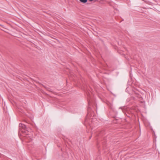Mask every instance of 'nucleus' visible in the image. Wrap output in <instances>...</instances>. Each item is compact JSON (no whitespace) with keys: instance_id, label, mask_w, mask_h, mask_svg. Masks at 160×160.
Returning a JSON list of instances; mask_svg holds the SVG:
<instances>
[{"instance_id":"1","label":"nucleus","mask_w":160,"mask_h":160,"mask_svg":"<svg viewBox=\"0 0 160 160\" xmlns=\"http://www.w3.org/2000/svg\"><path fill=\"white\" fill-rule=\"evenodd\" d=\"M20 129H21V132L23 133H25L26 135L24 136V139L26 142H29L32 140L33 136L31 134L27 133L28 131V129L27 128V126L26 125L20 123L19 124Z\"/></svg>"},{"instance_id":"2","label":"nucleus","mask_w":160,"mask_h":160,"mask_svg":"<svg viewBox=\"0 0 160 160\" xmlns=\"http://www.w3.org/2000/svg\"><path fill=\"white\" fill-rule=\"evenodd\" d=\"M79 1L82 3H85L87 2L88 0H79Z\"/></svg>"},{"instance_id":"3","label":"nucleus","mask_w":160,"mask_h":160,"mask_svg":"<svg viewBox=\"0 0 160 160\" xmlns=\"http://www.w3.org/2000/svg\"><path fill=\"white\" fill-rule=\"evenodd\" d=\"M89 1L90 2H92V1H93V0H89Z\"/></svg>"},{"instance_id":"4","label":"nucleus","mask_w":160,"mask_h":160,"mask_svg":"<svg viewBox=\"0 0 160 160\" xmlns=\"http://www.w3.org/2000/svg\"><path fill=\"white\" fill-rule=\"evenodd\" d=\"M91 138V136L90 137V139Z\"/></svg>"}]
</instances>
